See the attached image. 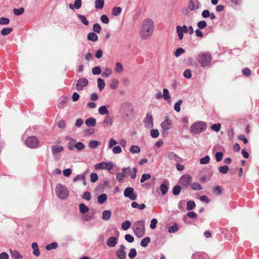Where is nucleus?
Segmentation results:
<instances>
[{"mask_svg":"<svg viewBox=\"0 0 259 259\" xmlns=\"http://www.w3.org/2000/svg\"><path fill=\"white\" fill-rule=\"evenodd\" d=\"M166 157L173 162H181L182 158L173 152H168L166 153Z\"/></svg>","mask_w":259,"mask_h":259,"instance_id":"2eb2a0df","label":"nucleus"},{"mask_svg":"<svg viewBox=\"0 0 259 259\" xmlns=\"http://www.w3.org/2000/svg\"><path fill=\"white\" fill-rule=\"evenodd\" d=\"M122 9L119 7H114L112 9V15L114 16H118L121 12Z\"/></svg>","mask_w":259,"mask_h":259,"instance_id":"a19ab883","label":"nucleus"},{"mask_svg":"<svg viewBox=\"0 0 259 259\" xmlns=\"http://www.w3.org/2000/svg\"><path fill=\"white\" fill-rule=\"evenodd\" d=\"M98 112L101 115H107L109 114V111L108 109L107 108L106 106L105 105L101 106L98 109Z\"/></svg>","mask_w":259,"mask_h":259,"instance_id":"393cba45","label":"nucleus"},{"mask_svg":"<svg viewBox=\"0 0 259 259\" xmlns=\"http://www.w3.org/2000/svg\"><path fill=\"white\" fill-rule=\"evenodd\" d=\"M207 124L203 121H197L192 124L190 127L191 133L194 134H199L206 128Z\"/></svg>","mask_w":259,"mask_h":259,"instance_id":"423d86ee","label":"nucleus"},{"mask_svg":"<svg viewBox=\"0 0 259 259\" xmlns=\"http://www.w3.org/2000/svg\"><path fill=\"white\" fill-rule=\"evenodd\" d=\"M111 217V212L110 210H104L102 212V219L105 221L109 220Z\"/></svg>","mask_w":259,"mask_h":259,"instance_id":"c85d7f7f","label":"nucleus"},{"mask_svg":"<svg viewBox=\"0 0 259 259\" xmlns=\"http://www.w3.org/2000/svg\"><path fill=\"white\" fill-rule=\"evenodd\" d=\"M118 81L116 79H113L111 81L110 87L111 89L115 90L118 87Z\"/></svg>","mask_w":259,"mask_h":259,"instance_id":"6e6d98bb","label":"nucleus"},{"mask_svg":"<svg viewBox=\"0 0 259 259\" xmlns=\"http://www.w3.org/2000/svg\"><path fill=\"white\" fill-rule=\"evenodd\" d=\"M161 127L164 131H168L172 127V120L168 116H166L165 120L161 123Z\"/></svg>","mask_w":259,"mask_h":259,"instance_id":"ddd939ff","label":"nucleus"},{"mask_svg":"<svg viewBox=\"0 0 259 259\" xmlns=\"http://www.w3.org/2000/svg\"><path fill=\"white\" fill-rule=\"evenodd\" d=\"M219 171L222 174H226L229 170V167L227 165L220 166L219 167Z\"/></svg>","mask_w":259,"mask_h":259,"instance_id":"de8ad7c7","label":"nucleus"},{"mask_svg":"<svg viewBox=\"0 0 259 259\" xmlns=\"http://www.w3.org/2000/svg\"><path fill=\"white\" fill-rule=\"evenodd\" d=\"M178 230V225L175 224L174 225L169 227L168 229V231L170 233H175Z\"/></svg>","mask_w":259,"mask_h":259,"instance_id":"e2e57ef3","label":"nucleus"},{"mask_svg":"<svg viewBox=\"0 0 259 259\" xmlns=\"http://www.w3.org/2000/svg\"><path fill=\"white\" fill-rule=\"evenodd\" d=\"M134 111L133 105L128 102L122 103L120 107V112L125 118L131 116Z\"/></svg>","mask_w":259,"mask_h":259,"instance_id":"20e7f679","label":"nucleus"},{"mask_svg":"<svg viewBox=\"0 0 259 259\" xmlns=\"http://www.w3.org/2000/svg\"><path fill=\"white\" fill-rule=\"evenodd\" d=\"M107 196L106 194H102L98 197V202L99 204H103L107 199Z\"/></svg>","mask_w":259,"mask_h":259,"instance_id":"72a5a7b5","label":"nucleus"},{"mask_svg":"<svg viewBox=\"0 0 259 259\" xmlns=\"http://www.w3.org/2000/svg\"><path fill=\"white\" fill-rule=\"evenodd\" d=\"M124 196L131 200H135L137 197V195L134 193V189L132 187H128L124 190Z\"/></svg>","mask_w":259,"mask_h":259,"instance_id":"9b49d317","label":"nucleus"},{"mask_svg":"<svg viewBox=\"0 0 259 259\" xmlns=\"http://www.w3.org/2000/svg\"><path fill=\"white\" fill-rule=\"evenodd\" d=\"M192 177L189 175H184L179 180V183L183 188L188 187L191 184Z\"/></svg>","mask_w":259,"mask_h":259,"instance_id":"0eeeda50","label":"nucleus"},{"mask_svg":"<svg viewBox=\"0 0 259 259\" xmlns=\"http://www.w3.org/2000/svg\"><path fill=\"white\" fill-rule=\"evenodd\" d=\"M196 205L193 201H189L187 203V207L186 209L188 210H190L194 208H195Z\"/></svg>","mask_w":259,"mask_h":259,"instance_id":"8fccbe9b","label":"nucleus"},{"mask_svg":"<svg viewBox=\"0 0 259 259\" xmlns=\"http://www.w3.org/2000/svg\"><path fill=\"white\" fill-rule=\"evenodd\" d=\"M213 192L217 195L222 193V188L219 186H217L213 188Z\"/></svg>","mask_w":259,"mask_h":259,"instance_id":"774afa93","label":"nucleus"},{"mask_svg":"<svg viewBox=\"0 0 259 259\" xmlns=\"http://www.w3.org/2000/svg\"><path fill=\"white\" fill-rule=\"evenodd\" d=\"M151 176L149 174H145L142 175L140 182L141 183H144L145 181L148 180L151 178Z\"/></svg>","mask_w":259,"mask_h":259,"instance_id":"69168bd1","label":"nucleus"},{"mask_svg":"<svg viewBox=\"0 0 259 259\" xmlns=\"http://www.w3.org/2000/svg\"><path fill=\"white\" fill-rule=\"evenodd\" d=\"M117 243V239L115 237H110L107 240V245L110 247L115 246Z\"/></svg>","mask_w":259,"mask_h":259,"instance_id":"6ab92c4d","label":"nucleus"},{"mask_svg":"<svg viewBox=\"0 0 259 259\" xmlns=\"http://www.w3.org/2000/svg\"><path fill=\"white\" fill-rule=\"evenodd\" d=\"M99 145V142L96 140H92L89 143V147L92 149H95Z\"/></svg>","mask_w":259,"mask_h":259,"instance_id":"4c0bfd02","label":"nucleus"},{"mask_svg":"<svg viewBox=\"0 0 259 259\" xmlns=\"http://www.w3.org/2000/svg\"><path fill=\"white\" fill-rule=\"evenodd\" d=\"M75 148L80 151L83 150L85 148V146L83 143L78 142L75 144Z\"/></svg>","mask_w":259,"mask_h":259,"instance_id":"13d9d810","label":"nucleus"},{"mask_svg":"<svg viewBox=\"0 0 259 259\" xmlns=\"http://www.w3.org/2000/svg\"><path fill=\"white\" fill-rule=\"evenodd\" d=\"M160 191L162 195H165L168 190V187L165 184H162L160 186Z\"/></svg>","mask_w":259,"mask_h":259,"instance_id":"37998d69","label":"nucleus"},{"mask_svg":"<svg viewBox=\"0 0 259 259\" xmlns=\"http://www.w3.org/2000/svg\"><path fill=\"white\" fill-rule=\"evenodd\" d=\"M210 161V158L209 156L208 155L205 156L204 157L201 158L200 159V163L201 164H206L209 162Z\"/></svg>","mask_w":259,"mask_h":259,"instance_id":"603ef678","label":"nucleus"},{"mask_svg":"<svg viewBox=\"0 0 259 259\" xmlns=\"http://www.w3.org/2000/svg\"><path fill=\"white\" fill-rule=\"evenodd\" d=\"M133 230L138 238L142 237L145 234V224L143 221L136 222L133 225Z\"/></svg>","mask_w":259,"mask_h":259,"instance_id":"7ed1b4c3","label":"nucleus"},{"mask_svg":"<svg viewBox=\"0 0 259 259\" xmlns=\"http://www.w3.org/2000/svg\"><path fill=\"white\" fill-rule=\"evenodd\" d=\"M185 50L183 48H180L176 50L175 51L174 55L175 57H179L180 55L184 54L185 53Z\"/></svg>","mask_w":259,"mask_h":259,"instance_id":"052dcab7","label":"nucleus"},{"mask_svg":"<svg viewBox=\"0 0 259 259\" xmlns=\"http://www.w3.org/2000/svg\"><path fill=\"white\" fill-rule=\"evenodd\" d=\"M10 252L14 259H22L23 258V256L17 250L10 249Z\"/></svg>","mask_w":259,"mask_h":259,"instance_id":"4be33fe9","label":"nucleus"},{"mask_svg":"<svg viewBox=\"0 0 259 259\" xmlns=\"http://www.w3.org/2000/svg\"><path fill=\"white\" fill-rule=\"evenodd\" d=\"M113 167V164L111 162H102L96 164L94 165V168L96 170L104 169L108 170H111Z\"/></svg>","mask_w":259,"mask_h":259,"instance_id":"1a4fd4ad","label":"nucleus"},{"mask_svg":"<svg viewBox=\"0 0 259 259\" xmlns=\"http://www.w3.org/2000/svg\"><path fill=\"white\" fill-rule=\"evenodd\" d=\"M25 9L24 8H20L19 9L14 8L13 12L16 16H19L24 13Z\"/></svg>","mask_w":259,"mask_h":259,"instance_id":"f704fd0d","label":"nucleus"},{"mask_svg":"<svg viewBox=\"0 0 259 259\" xmlns=\"http://www.w3.org/2000/svg\"><path fill=\"white\" fill-rule=\"evenodd\" d=\"M162 97H163L164 99L165 100H170V96H169V91L167 89H164L163 90Z\"/></svg>","mask_w":259,"mask_h":259,"instance_id":"49530a36","label":"nucleus"},{"mask_svg":"<svg viewBox=\"0 0 259 259\" xmlns=\"http://www.w3.org/2000/svg\"><path fill=\"white\" fill-rule=\"evenodd\" d=\"M183 103L182 100H179L178 102H177L174 105V109L178 112H180L181 110L180 106Z\"/></svg>","mask_w":259,"mask_h":259,"instance_id":"09e8293b","label":"nucleus"},{"mask_svg":"<svg viewBox=\"0 0 259 259\" xmlns=\"http://www.w3.org/2000/svg\"><path fill=\"white\" fill-rule=\"evenodd\" d=\"M201 6L198 0H189L188 8L191 11H196Z\"/></svg>","mask_w":259,"mask_h":259,"instance_id":"f8f14e48","label":"nucleus"},{"mask_svg":"<svg viewBox=\"0 0 259 259\" xmlns=\"http://www.w3.org/2000/svg\"><path fill=\"white\" fill-rule=\"evenodd\" d=\"M56 193L57 196L62 200L67 199L69 196V191L68 189L65 186L60 184L57 185Z\"/></svg>","mask_w":259,"mask_h":259,"instance_id":"39448f33","label":"nucleus"},{"mask_svg":"<svg viewBox=\"0 0 259 259\" xmlns=\"http://www.w3.org/2000/svg\"><path fill=\"white\" fill-rule=\"evenodd\" d=\"M88 80L84 78H80L76 85V89L78 91H80L83 90V87H86L88 84Z\"/></svg>","mask_w":259,"mask_h":259,"instance_id":"dca6fc26","label":"nucleus"},{"mask_svg":"<svg viewBox=\"0 0 259 259\" xmlns=\"http://www.w3.org/2000/svg\"><path fill=\"white\" fill-rule=\"evenodd\" d=\"M77 17L79 19V20L82 22V24H83L85 26H88L89 24V22L88 20L87 19L85 16L81 15V14H77Z\"/></svg>","mask_w":259,"mask_h":259,"instance_id":"c756f323","label":"nucleus"},{"mask_svg":"<svg viewBox=\"0 0 259 259\" xmlns=\"http://www.w3.org/2000/svg\"><path fill=\"white\" fill-rule=\"evenodd\" d=\"M131 206L134 208H138L140 210L144 209L146 207V205L144 203L139 204L137 202L134 201L131 204Z\"/></svg>","mask_w":259,"mask_h":259,"instance_id":"bb28decb","label":"nucleus"},{"mask_svg":"<svg viewBox=\"0 0 259 259\" xmlns=\"http://www.w3.org/2000/svg\"><path fill=\"white\" fill-rule=\"evenodd\" d=\"M113 123V117L109 114L106 115L103 121V126L104 127H110Z\"/></svg>","mask_w":259,"mask_h":259,"instance_id":"f3484780","label":"nucleus"},{"mask_svg":"<svg viewBox=\"0 0 259 259\" xmlns=\"http://www.w3.org/2000/svg\"><path fill=\"white\" fill-rule=\"evenodd\" d=\"M12 30L13 29L11 27L4 28L1 30V34L3 36H6L10 34Z\"/></svg>","mask_w":259,"mask_h":259,"instance_id":"58836bf2","label":"nucleus"},{"mask_svg":"<svg viewBox=\"0 0 259 259\" xmlns=\"http://www.w3.org/2000/svg\"><path fill=\"white\" fill-rule=\"evenodd\" d=\"M81 0H75L74 4H69V8L71 10H74V9H79L81 8Z\"/></svg>","mask_w":259,"mask_h":259,"instance_id":"aec40b11","label":"nucleus"},{"mask_svg":"<svg viewBox=\"0 0 259 259\" xmlns=\"http://www.w3.org/2000/svg\"><path fill=\"white\" fill-rule=\"evenodd\" d=\"M144 126L147 128H151L153 127V118L151 113H147L144 119Z\"/></svg>","mask_w":259,"mask_h":259,"instance_id":"9d476101","label":"nucleus"},{"mask_svg":"<svg viewBox=\"0 0 259 259\" xmlns=\"http://www.w3.org/2000/svg\"><path fill=\"white\" fill-rule=\"evenodd\" d=\"M31 247L33 249V254L36 256H38L40 255V252L37 243L33 242L31 244Z\"/></svg>","mask_w":259,"mask_h":259,"instance_id":"5701e85b","label":"nucleus"},{"mask_svg":"<svg viewBox=\"0 0 259 259\" xmlns=\"http://www.w3.org/2000/svg\"><path fill=\"white\" fill-rule=\"evenodd\" d=\"M150 242V238L149 237H146L143 239L141 241V245L142 247H146L147 246L149 243Z\"/></svg>","mask_w":259,"mask_h":259,"instance_id":"79ce46f5","label":"nucleus"},{"mask_svg":"<svg viewBox=\"0 0 259 259\" xmlns=\"http://www.w3.org/2000/svg\"><path fill=\"white\" fill-rule=\"evenodd\" d=\"M53 156L55 157L58 156V154L63 150V147L62 146L54 145L51 147Z\"/></svg>","mask_w":259,"mask_h":259,"instance_id":"a211bd4d","label":"nucleus"},{"mask_svg":"<svg viewBox=\"0 0 259 259\" xmlns=\"http://www.w3.org/2000/svg\"><path fill=\"white\" fill-rule=\"evenodd\" d=\"M58 247V244L57 242H53L49 244H48L46 246V249L48 250L54 249L57 248Z\"/></svg>","mask_w":259,"mask_h":259,"instance_id":"c03bdc74","label":"nucleus"},{"mask_svg":"<svg viewBox=\"0 0 259 259\" xmlns=\"http://www.w3.org/2000/svg\"><path fill=\"white\" fill-rule=\"evenodd\" d=\"M115 71L117 73H120L123 71V67L121 63L117 62L116 63Z\"/></svg>","mask_w":259,"mask_h":259,"instance_id":"0e129e2a","label":"nucleus"},{"mask_svg":"<svg viewBox=\"0 0 259 259\" xmlns=\"http://www.w3.org/2000/svg\"><path fill=\"white\" fill-rule=\"evenodd\" d=\"M128 257L131 259H133L137 255V251L135 248L131 249L130 252L128 253Z\"/></svg>","mask_w":259,"mask_h":259,"instance_id":"bf43d9fd","label":"nucleus"},{"mask_svg":"<svg viewBox=\"0 0 259 259\" xmlns=\"http://www.w3.org/2000/svg\"><path fill=\"white\" fill-rule=\"evenodd\" d=\"M112 152L114 154H119L122 152V149L119 146H115L112 147Z\"/></svg>","mask_w":259,"mask_h":259,"instance_id":"338daca9","label":"nucleus"},{"mask_svg":"<svg viewBox=\"0 0 259 259\" xmlns=\"http://www.w3.org/2000/svg\"><path fill=\"white\" fill-rule=\"evenodd\" d=\"M79 209L81 213H85L89 211V207L83 203L79 205Z\"/></svg>","mask_w":259,"mask_h":259,"instance_id":"2f4dec72","label":"nucleus"},{"mask_svg":"<svg viewBox=\"0 0 259 259\" xmlns=\"http://www.w3.org/2000/svg\"><path fill=\"white\" fill-rule=\"evenodd\" d=\"M181 188L179 185L175 186L172 189V193L174 195H178L180 194Z\"/></svg>","mask_w":259,"mask_h":259,"instance_id":"5fc2aeb1","label":"nucleus"},{"mask_svg":"<svg viewBox=\"0 0 259 259\" xmlns=\"http://www.w3.org/2000/svg\"><path fill=\"white\" fill-rule=\"evenodd\" d=\"M116 255L119 259H124L126 256V252L123 250H118L116 251Z\"/></svg>","mask_w":259,"mask_h":259,"instance_id":"473e14b6","label":"nucleus"},{"mask_svg":"<svg viewBox=\"0 0 259 259\" xmlns=\"http://www.w3.org/2000/svg\"><path fill=\"white\" fill-rule=\"evenodd\" d=\"M130 151L132 154L139 153L141 151V149L139 146L134 145L130 148Z\"/></svg>","mask_w":259,"mask_h":259,"instance_id":"cd10ccee","label":"nucleus"},{"mask_svg":"<svg viewBox=\"0 0 259 259\" xmlns=\"http://www.w3.org/2000/svg\"><path fill=\"white\" fill-rule=\"evenodd\" d=\"M88 170L81 175H77L76 177L74 178L73 181L74 182L77 181L79 180H84L85 179L86 174Z\"/></svg>","mask_w":259,"mask_h":259,"instance_id":"ea45409f","label":"nucleus"},{"mask_svg":"<svg viewBox=\"0 0 259 259\" xmlns=\"http://www.w3.org/2000/svg\"><path fill=\"white\" fill-rule=\"evenodd\" d=\"M68 140H71L68 144H67V148L70 150H74L75 148V141L74 140L72 139L71 138H67Z\"/></svg>","mask_w":259,"mask_h":259,"instance_id":"e433bc0d","label":"nucleus"},{"mask_svg":"<svg viewBox=\"0 0 259 259\" xmlns=\"http://www.w3.org/2000/svg\"><path fill=\"white\" fill-rule=\"evenodd\" d=\"M98 87L100 91H102L105 86V81L101 78L97 79Z\"/></svg>","mask_w":259,"mask_h":259,"instance_id":"7c9ffc66","label":"nucleus"},{"mask_svg":"<svg viewBox=\"0 0 259 259\" xmlns=\"http://www.w3.org/2000/svg\"><path fill=\"white\" fill-rule=\"evenodd\" d=\"M150 135L153 138H157L159 135V132L157 129H152L150 131Z\"/></svg>","mask_w":259,"mask_h":259,"instance_id":"864d4df0","label":"nucleus"},{"mask_svg":"<svg viewBox=\"0 0 259 259\" xmlns=\"http://www.w3.org/2000/svg\"><path fill=\"white\" fill-rule=\"evenodd\" d=\"M154 25L153 20L150 18L144 19L141 26L140 35L142 39L150 38L153 33Z\"/></svg>","mask_w":259,"mask_h":259,"instance_id":"f257e3e1","label":"nucleus"},{"mask_svg":"<svg viewBox=\"0 0 259 259\" xmlns=\"http://www.w3.org/2000/svg\"><path fill=\"white\" fill-rule=\"evenodd\" d=\"M124 173H117L116 174V178L119 182H121L124 179L125 177Z\"/></svg>","mask_w":259,"mask_h":259,"instance_id":"4d7b16f0","label":"nucleus"},{"mask_svg":"<svg viewBox=\"0 0 259 259\" xmlns=\"http://www.w3.org/2000/svg\"><path fill=\"white\" fill-rule=\"evenodd\" d=\"M191 188L194 190H200L202 189L201 185L197 183H194L191 185Z\"/></svg>","mask_w":259,"mask_h":259,"instance_id":"680f3d73","label":"nucleus"},{"mask_svg":"<svg viewBox=\"0 0 259 259\" xmlns=\"http://www.w3.org/2000/svg\"><path fill=\"white\" fill-rule=\"evenodd\" d=\"M88 39L92 41H96L98 40V35L95 32H90L87 35Z\"/></svg>","mask_w":259,"mask_h":259,"instance_id":"a878e982","label":"nucleus"},{"mask_svg":"<svg viewBox=\"0 0 259 259\" xmlns=\"http://www.w3.org/2000/svg\"><path fill=\"white\" fill-rule=\"evenodd\" d=\"M131 226V223L130 221H125L122 223L121 227L123 230H127Z\"/></svg>","mask_w":259,"mask_h":259,"instance_id":"a18cd8bd","label":"nucleus"},{"mask_svg":"<svg viewBox=\"0 0 259 259\" xmlns=\"http://www.w3.org/2000/svg\"><path fill=\"white\" fill-rule=\"evenodd\" d=\"M122 171L126 175L127 173H129V175L132 179H135L136 178L137 169L136 167H134L132 169H131L130 166L127 168H123L122 169Z\"/></svg>","mask_w":259,"mask_h":259,"instance_id":"4468645a","label":"nucleus"},{"mask_svg":"<svg viewBox=\"0 0 259 259\" xmlns=\"http://www.w3.org/2000/svg\"><path fill=\"white\" fill-rule=\"evenodd\" d=\"M96 119L93 117H90L87 119L85 121V125L88 127H93L96 124Z\"/></svg>","mask_w":259,"mask_h":259,"instance_id":"412c9836","label":"nucleus"},{"mask_svg":"<svg viewBox=\"0 0 259 259\" xmlns=\"http://www.w3.org/2000/svg\"><path fill=\"white\" fill-rule=\"evenodd\" d=\"M104 5V0H95V7L96 9H102Z\"/></svg>","mask_w":259,"mask_h":259,"instance_id":"b1692460","label":"nucleus"},{"mask_svg":"<svg viewBox=\"0 0 259 259\" xmlns=\"http://www.w3.org/2000/svg\"><path fill=\"white\" fill-rule=\"evenodd\" d=\"M212 59L210 54L208 52H202L198 55L197 60L202 67L208 66Z\"/></svg>","mask_w":259,"mask_h":259,"instance_id":"f03ea898","label":"nucleus"},{"mask_svg":"<svg viewBox=\"0 0 259 259\" xmlns=\"http://www.w3.org/2000/svg\"><path fill=\"white\" fill-rule=\"evenodd\" d=\"M25 144L26 145V146L29 148H34L38 146L39 144V140L36 138V137L32 136L29 137L26 139Z\"/></svg>","mask_w":259,"mask_h":259,"instance_id":"6e6552de","label":"nucleus"},{"mask_svg":"<svg viewBox=\"0 0 259 259\" xmlns=\"http://www.w3.org/2000/svg\"><path fill=\"white\" fill-rule=\"evenodd\" d=\"M112 73V71L111 69L106 68H105V71L103 72L102 75L103 77H108L111 75Z\"/></svg>","mask_w":259,"mask_h":259,"instance_id":"3c124183","label":"nucleus"},{"mask_svg":"<svg viewBox=\"0 0 259 259\" xmlns=\"http://www.w3.org/2000/svg\"><path fill=\"white\" fill-rule=\"evenodd\" d=\"M176 30H177V33L178 34L179 38L180 40L183 39V37H184V35H183L184 32H183V30H182L181 26L180 25L177 26L176 27Z\"/></svg>","mask_w":259,"mask_h":259,"instance_id":"c9c22d12","label":"nucleus"}]
</instances>
